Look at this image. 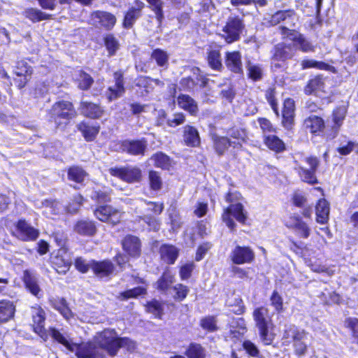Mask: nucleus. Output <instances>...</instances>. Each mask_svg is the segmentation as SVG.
<instances>
[{
    "instance_id": "f257e3e1",
    "label": "nucleus",
    "mask_w": 358,
    "mask_h": 358,
    "mask_svg": "<svg viewBox=\"0 0 358 358\" xmlns=\"http://www.w3.org/2000/svg\"><path fill=\"white\" fill-rule=\"evenodd\" d=\"M96 342L99 347L106 350L110 356L117 354L122 347L128 349L134 348V343L128 338H118L113 329H105L96 337Z\"/></svg>"
},
{
    "instance_id": "f03ea898",
    "label": "nucleus",
    "mask_w": 358,
    "mask_h": 358,
    "mask_svg": "<svg viewBox=\"0 0 358 358\" xmlns=\"http://www.w3.org/2000/svg\"><path fill=\"white\" fill-rule=\"evenodd\" d=\"M241 199V195L238 192H229L225 196L226 201L230 203L231 205L225 208L222 215V220L231 230L234 229L236 223L230 217V215H233L241 223H245L247 218L243 206L240 203Z\"/></svg>"
},
{
    "instance_id": "7ed1b4c3",
    "label": "nucleus",
    "mask_w": 358,
    "mask_h": 358,
    "mask_svg": "<svg viewBox=\"0 0 358 358\" xmlns=\"http://www.w3.org/2000/svg\"><path fill=\"white\" fill-rule=\"evenodd\" d=\"M49 334L57 342L64 345L68 350L76 351L78 358H99L98 348L94 343H87L78 345L69 341L63 334L55 328L49 329Z\"/></svg>"
},
{
    "instance_id": "20e7f679",
    "label": "nucleus",
    "mask_w": 358,
    "mask_h": 358,
    "mask_svg": "<svg viewBox=\"0 0 358 358\" xmlns=\"http://www.w3.org/2000/svg\"><path fill=\"white\" fill-rule=\"evenodd\" d=\"M253 317L259 329L261 340L265 345L271 344L274 336L268 332L271 320L268 315V309L264 307L256 308L253 312Z\"/></svg>"
},
{
    "instance_id": "39448f33",
    "label": "nucleus",
    "mask_w": 358,
    "mask_h": 358,
    "mask_svg": "<svg viewBox=\"0 0 358 358\" xmlns=\"http://www.w3.org/2000/svg\"><path fill=\"white\" fill-rule=\"evenodd\" d=\"M308 337V332L294 325L287 327L283 335V338H292L294 352L298 356H303L306 353Z\"/></svg>"
},
{
    "instance_id": "423d86ee",
    "label": "nucleus",
    "mask_w": 358,
    "mask_h": 358,
    "mask_svg": "<svg viewBox=\"0 0 358 358\" xmlns=\"http://www.w3.org/2000/svg\"><path fill=\"white\" fill-rule=\"evenodd\" d=\"M279 29L283 38L292 41V46L294 50H299L303 52L315 51V46L300 32L284 26H280Z\"/></svg>"
},
{
    "instance_id": "0eeeda50",
    "label": "nucleus",
    "mask_w": 358,
    "mask_h": 358,
    "mask_svg": "<svg viewBox=\"0 0 358 358\" xmlns=\"http://www.w3.org/2000/svg\"><path fill=\"white\" fill-rule=\"evenodd\" d=\"M50 115L57 124L66 123L75 115L73 104L67 101L56 102L50 110Z\"/></svg>"
},
{
    "instance_id": "6e6552de",
    "label": "nucleus",
    "mask_w": 358,
    "mask_h": 358,
    "mask_svg": "<svg viewBox=\"0 0 358 358\" xmlns=\"http://www.w3.org/2000/svg\"><path fill=\"white\" fill-rule=\"evenodd\" d=\"M243 29L244 24L241 19L238 17H229L220 35L227 43H231L240 38Z\"/></svg>"
},
{
    "instance_id": "1a4fd4ad",
    "label": "nucleus",
    "mask_w": 358,
    "mask_h": 358,
    "mask_svg": "<svg viewBox=\"0 0 358 358\" xmlns=\"http://www.w3.org/2000/svg\"><path fill=\"white\" fill-rule=\"evenodd\" d=\"M116 17L110 13L102 10H96L91 13L89 23L97 28H103L110 30L116 23Z\"/></svg>"
},
{
    "instance_id": "9d476101",
    "label": "nucleus",
    "mask_w": 358,
    "mask_h": 358,
    "mask_svg": "<svg viewBox=\"0 0 358 358\" xmlns=\"http://www.w3.org/2000/svg\"><path fill=\"white\" fill-rule=\"evenodd\" d=\"M306 162L309 165L310 169H306L300 165L296 168L302 181L309 184L317 183L315 172L319 166L320 162L315 157H309L305 159Z\"/></svg>"
},
{
    "instance_id": "9b49d317",
    "label": "nucleus",
    "mask_w": 358,
    "mask_h": 358,
    "mask_svg": "<svg viewBox=\"0 0 358 358\" xmlns=\"http://www.w3.org/2000/svg\"><path fill=\"white\" fill-rule=\"evenodd\" d=\"M109 173L127 182H138L141 177V171L138 168L131 166L113 167L109 169Z\"/></svg>"
},
{
    "instance_id": "f8f14e48",
    "label": "nucleus",
    "mask_w": 358,
    "mask_h": 358,
    "mask_svg": "<svg viewBox=\"0 0 358 358\" xmlns=\"http://www.w3.org/2000/svg\"><path fill=\"white\" fill-rule=\"evenodd\" d=\"M115 84L108 87L105 96L109 102L122 97L125 93L124 74L121 71L113 73Z\"/></svg>"
},
{
    "instance_id": "ddd939ff",
    "label": "nucleus",
    "mask_w": 358,
    "mask_h": 358,
    "mask_svg": "<svg viewBox=\"0 0 358 358\" xmlns=\"http://www.w3.org/2000/svg\"><path fill=\"white\" fill-rule=\"evenodd\" d=\"M94 216L101 222L116 224L120 222L122 215L111 206L104 205L97 207L94 210Z\"/></svg>"
},
{
    "instance_id": "4468645a",
    "label": "nucleus",
    "mask_w": 358,
    "mask_h": 358,
    "mask_svg": "<svg viewBox=\"0 0 358 358\" xmlns=\"http://www.w3.org/2000/svg\"><path fill=\"white\" fill-rule=\"evenodd\" d=\"M230 259L236 264H250L255 259V253L249 247L237 245L231 251Z\"/></svg>"
},
{
    "instance_id": "2eb2a0df",
    "label": "nucleus",
    "mask_w": 358,
    "mask_h": 358,
    "mask_svg": "<svg viewBox=\"0 0 358 358\" xmlns=\"http://www.w3.org/2000/svg\"><path fill=\"white\" fill-rule=\"evenodd\" d=\"M33 329L34 331L43 340L46 341L48 334L44 328L45 320V311L41 308H34L32 310Z\"/></svg>"
},
{
    "instance_id": "dca6fc26",
    "label": "nucleus",
    "mask_w": 358,
    "mask_h": 358,
    "mask_svg": "<svg viewBox=\"0 0 358 358\" xmlns=\"http://www.w3.org/2000/svg\"><path fill=\"white\" fill-rule=\"evenodd\" d=\"M145 6L143 1L136 0L124 15L123 27L126 29L131 28L135 22L141 16L142 10Z\"/></svg>"
},
{
    "instance_id": "f3484780",
    "label": "nucleus",
    "mask_w": 358,
    "mask_h": 358,
    "mask_svg": "<svg viewBox=\"0 0 358 358\" xmlns=\"http://www.w3.org/2000/svg\"><path fill=\"white\" fill-rule=\"evenodd\" d=\"M213 148L218 155H223L226 150L232 146L234 148H240L241 143L231 141L228 137L220 136L216 134H212Z\"/></svg>"
},
{
    "instance_id": "a211bd4d",
    "label": "nucleus",
    "mask_w": 358,
    "mask_h": 358,
    "mask_svg": "<svg viewBox=\"0 0 358 358\" xmlns=\"http://www.w3.org/2000/svg\"><path fill=\"white\" fill-rule=\"evenodd\" d=\"M18 237L22 241H33L38 238L39 232L24 220H20L17 224Z\"/></svg>"
},
{
    "instance_id": "6ab92c4d",
    "label": "nucleus",
    "mask_w": 358,
    "mask_h": 358,
    "mask_svg": "<svg viewBox=\"0 0 358 358\" xmlns=\"http://www.w3.org/2000/svg\"><path fill=\"white\" fill-rule=\"evenodd\" d=\"M241 55L238 51L227 52L225 54V65L231 71L239 73L243 72Z\"/></svg>"
},
{
    "instance_id": "aec40b11",
    "label": "nucleus",
    "mask_w": 358,
    "mask_h": 358,
    "mask_svg": "<svg viewBox=\"0 0 358 358\" xmlns=\"http://www.w3.org/2000/svg\"><path fill=\"white\" fill-rule=\"evenodd\" d=\"M124 250L132 257H138L141 251V243L140 239L135 236L127 235L122 241Z\"/></svg>"
},
{
    "instance_id": "412c9836",
    "label": "nucleus",
    "mask_w": 358,
    "mask_h": 358,
    "mask_svg": "<svg viewBox=\"0 0 358 358\" xmlns=\"http://www.w3.org/2000/svg\"><path fill=\"white\" fill-rule=\"evenodd\" d=\"M122 148L132 155H143L147 148V142L144 140L125 141L122 144Z\"/></svg>"
},
{
    "instance_id": "4be33fe9",
    "label": "nucleus",
    "mask_w": 358,
    "mask_h": 358,
    "mask_svg": "<svg viewBox=\"0 0 358 358\" xmlns=\"http://www.w3.org/2000/svg\"><path fill=\"white\" fill-rule=\"evenodd\" d=\"M23 281L26 288L34 296L40 297L41 289L36 275L28 270L24 271Z\"/></svg>"
},
{
    "instance_id": "5701e85b",
    "label": "nucleus",
    "mask_w": 358,
    "mask_h": 358,
    "mask_svg": "<svg viewBox=\"0 0 358 358\" xmlns=\"http://www.w3.org/2000/svg\"><path fill=\"white\" fill-rule=\"evenodd\" d=\"M294 55V50L291 44L278 43L275 46L272 60L279 62L291 59Z\"/></svg>"
},
{
    "instance_id": "b1692460",
    "label": "nucleus",
    "mask_w": 358,
    "mask_h": 358,
    "mask_svg": "<svg viewBox=\"0 0 358 358\" xmlns=\"http://www.w3.org/2000/svg\"><path fill=\"white\" fill-rule=\"evenodd\" d=\"M303 126L310 133L319 135L324 129V122L322 117L312 115L305 119Z\"/></svg>"
},
{
    "instance_id": "393cba45",
    "label": "nucleus",
    "mask_w": 358,
    "mask_h": 358,
    "mask_svg": "<svg viewBox=\"0 0 358 358\" xmlns=\"http://www.w3.org/2000/svg\"><path fill=\"white\" fill-rule=\"evenodd\" d=\"M92 268L94 274L101 278L110 275L113 273L115 267L110 261L104 260L93 262Z\"/></svg>"
},
{
    "instance_id": "a878e982",
    "label": "nucleus",
    "mask_w": 358,
    "mask_h": 358,
    "mask_svg": "<svg viewBox=\"0 0 358 358\" xmlns=\"http://www.w3.org/2000/svg\"><path fill=\"white\" fill-rule=\"evenodd\" d=\"M80 110L83 115L93 119L101 117L103 113L99 105L88 101H81Z\"/></svg>"
},
{
    "instance_id": "bb28decb",
    "label": "nucleus",
    "mask_w": 358,
    "mask_h": 358,
    "mask_svg": "<svg viewBox=\"0 0 358 358\" xmlns=\"http://www.w3.org/2000/svg\"><path fill=\"white\" fill-rule=\"evenodd\" d=\"M183 141L187 146H199L201 141L198 130L190 125L185 126L183 127Z\"/></svg>"
},
{
    "instance_id": "cd10ccee",
    "label": "nucleus",
    "mask_w": 358,
    "mask_h": 358,
    "mask_svg": "<svg viewBox=\"0 0 358 358\" xmlns=\"http://www.w3.org/2000/svg\"><path fill=\"white\" fill-rule=\"evenodd\" d=\"M161 259L166 263L173 264L178 257V249L172 245L163 244L159 248Z\"/></svg>"
},
{
    "instance_id": "c85d7f7f",
    "label": "nucleus",
    "mask_w": 358,
    "mask_h": 358,
    "mask_svg": "<svg viewBox=\"0 0 358 358\" xmlns=\"http://www.w3.org/2000/svg\"><path fill=\"white\" fill-rule=\"evenodd\" d=\"M295 106L294 101L292 99H287L284 101L282 109V117L284 127L289 128L291 127L294 115Z\"/></svg>"
},
{
    "instance_id": "c756f323",
    "label": "nucleus",
    "mask_w": 358,
    "mask_h": 358,
    "mask_svg": "<svg viewBox=\"0 0 358 358\" xmlns=\"http://www.w3.org/2000/svg\"><path fill=\"white\" fill-rule=\"evenodd\" d=\"M316 220L320 224H325L329 220V205L324 199L318 201L316 207Z\"/></svg>"
},
{
    "instance_id": "7c9ffc66",
    "label": "nucleus",
    "mask_w": 358,
    "mask_h": 358,
    "mask_svg": "<svg viewBox=\"0 0 358 358\" xmlns=\"http://www.w3.org/2000/svg\"><path fill=\"white\" fill-rule=\"evenodd\" d=\"M74 231L83 236H93L96 232V227L92 221L80 220L74 226Z\"/></svg>"
},
{
    "instance_id": "2f4dec72",
    "label": "nucleus",
    "mask_w": 358,
    "mask_h": 358,
    "mask_svg": "<svg viewBox=\"0 0 358 358\" xmlns=\"http://www.w3.org/2000/svg\"><path fill=\"white\" fill-rule=\"evenodd\" d=\"M50 303L52 307L58 310L65 319L69 320L73 317V313L64 298L52 299L50 300Z\"/></svg>"
},
{
    "instance_id": "473e14b6",
    "label": "nucleus",
    "mask_w": 358,
    "mask_h": 358,
    "mask_svg": "<svg viewBox=\"0 0 358 358\" xmlns=\"http://www.w3.org/2000/svg\"><path fill=\"white\" fill-rule=\"evenodd\" d=\"M178 104L181 108L188 111L192 115H195L198 112L196 103L189 95H180L178 98Z\"/></svg>"
},
{
    "instance_id": "72a5a7b5",
    "label": "nucleus",
    "mask_w": 358,
    "mask_h": 358,
    "mask_svg": "<svg viewBox=\"0 0 358 358\" xmlns=\"http://www.w3.org/2000/svg\"><path fill=\"white\" fill-rule=\"evenodd\" d=\"M15 308L13 302L10 301H0V322H6L11 319L15 313Z\"/></svg>"
},
{
    "instance_id": "f704fd0d",
    "label": "nucleus",
    "mask_w": 358,
    "mask_h": 358,
    "mask_svg": "<svg viewBox=\"0 0 358 358\" xmlns=\"http://www.w3.org/2000/svg\"><path fill=\"white\" fill-rule=\"evenodd\" d=\"M324 91V82L322 77L316 76L309 80L305 87L304 92L306 94H317Z\"/></svg>"
},
{
    "instance_id": "c9c22d12",
    "label": "nucleus",
    "mask_w": 358,
    "mask_h": 358,
    "mask_svg": "<svg viewBox=\"0 0 358 358\" xmlns=\"http://www.w3.org/2000/svg\"><path fill=\"white\" fill-rule=\"evenodd\" d=\"M264 142L270 150L276 152H280L285 150L284 142L275 135L264 136Z\"/></svg>"
},
{
    "instance_id": "e433bc0d",
    "label": "nucleus",
    "mask_w": 358,
    "mask_h": 358,
    "mask_svg": "<svg viewBox=\"0 0 358 358\" xmlns=\"http://www.w3.org/2000/svg\"><path fill=\"white\" fill-rule=\"evenodd\" d=\"M207 61L208 66L213 70L220 71L223 65L220 51L219 50H211L208 52Z\"/></svg>"
},
{
    "instance_id": "4c0bfd02",
    "label": "nucleus",
    "mask_w": 358,
    "mask_h": 358,
    "mask_svg": "<svg viewBox=\"0 0 358 358\" xmlns=\"http://www.w3.org/2000/svg\"><path fill=\"white\" fill-rule=\"evenodd\" d=\"M43 214L46 217L57 215L63 210L62 205L56 201L46 200L43 202Z\"/></svg>"
},
{
    "instance_id": "58836bf2",
    "label": "nucleus",
    "mask_w": 358,
    "mask_h": 358,
    "mask_svg": "<svg viewBox=\"0 0 358 358\" xmlns=\"http://www.w3.org/2000/svg\"><path fill=\"white\" fill-rule=\"evenodd\" d=\"M294 16L295 14L294 10H279L271 15V20H269V23L271 25L275 26L282 21H285L287 20H293Z\"/></svg>"
},
{
    "instance_id": "ea45409f",
    "label": "nucleus",
    "mask_w": 358,
    "mask_h": 358,
    "mask_svg": "<svg viewBox=\"0 0 358 358\" xmlns=\"http://www.w3.org/2000/svg\"><path fill=\"white\" fill-rule=\"evenodd\" d=\"M52 263L55 269L59 274H65L70 268L71 262L64 259L62 256L56 255L52 257Z\"/></svg>"
},
{
    "instance_id": "a19ab883",
    "label": "nucleus",
    "mask_w": 358,
    "mask_h": 358,
    "mask_svg": "<svg viewBox=\"0 0 358 358\" xmlns=\"http://www.w3.org/2000/svg\"><path fill=\"white\" fill-rule=\"evenodd\" d=\"M174 282V277L170 272H164L156 282V288L166 292Z\"/></svg>"
},
{
    "instance_id": "79ce46f5",
    "label": "nucleus",
    "mask_w": 358,
    "mask_h": 358,
    "mask_svg": "<svg viewBox=\"0 0 358 358\" xmlns=\"http://www.w3.org/2000/svg\"><path fill=\"white\" fill-rule=\"evenodd\" d=\"M78 129L82 132L86 141H92L98 134L99 127L95 126H90L85 123H81L78 125Z\"/></svg>"
},
{
    "instance_id": "37998d69",
    "label": "nucleus",
    "mask_w": 358,
    "mask_h": 358,
    "mask_svg": "<svg viewBox=\"0 0 358 358\" xmlns=\"http://www.w3.org/2000/svg\"><path fill=\"white\" fill-rule=\"evenodd\" d=\"M151 58L161 67H166L169 64V55L162 49L154 50L151 54Z\"/></svg>"
},
{
    "instance_id": "c03bdc74",
    "label": "nucleus",
    "mask_w": 358,
    "mask_h": 358,
    "mask_svg": "<svg viewBox=\"0 0 358 358\" xmlns=\"http://www.w3.org/2000/svg\"><path fill=\"white\" fill-rule=\"evenodd\" d=\"M26 17L32 22H39L41 20H48L52 17V15L46 14L36 8H29L24 11Z\"/></svg>"
},
{
    "instance_id": "a18cd8bd",
    "label": "nucleus",
    "mask_w": 358,
    "mask_h": 358,
    "mask_svg": "<svg viewBox=\"0 0 358 358\" xmlns=\"http://www.w3.org/2000/svg\"><path fill=\"white\" fill-rule=\"evenodd\" d=\"M151 160L154 162V164L163 169H169L171 166V159L169 156L162 153L157 152L152 156Z\"/></svg>"
},
{
    "instance_id": "49530a36",
    "label": "nucleus",
    "mask_w": 358,
    "mask_h": 358,
    "mask_svg": "<svg viewBox=\"0 0 358 358\" xmlns=\"http://www.w3.org/2000/svg\"><path fill=\"white\" fill-rule=\"evenodd\" d=\"M291 227L297 231L301 237L307 238L310 235V228L303 221L301 220V219L299 217H295L294 219V222Z\"/></svg>"
},
{
    "instance_id": "de8ad7c7",
    "label": "nucleus",
    "mask_w": 358,
    "mask_h": 358,
    "mask_svg": "<svg viewBox=\"0 0 358 358\" xmlns=\"http://www.w3.org/2000/svg\"><path fill=\"white\" fill-rule=\"evenodd\" d=\"M207 83V79L206 78H201L199 79L197 78V81L196 82L193 78L190 77L183 78L181 79L180 84V85L187 90H193L194 87L196 85H199L200 87H203L206 86Z\"/></svg>"
},
{
    "instance_id": "09e8293b",
    "label": "nucleus",
    "mask_w": 358,
    "mask_h": 358,
    "mask_svg": "<svg viewBox=\"0 0 358 358\" xmlns=\"http://www.w3.org/2000/svg\"><path fill=\"white\" fill-rule=\"evenodd\" d=\"M87 176L86 172L80 167H71L68 171V177L69 180L80 183L83 182Z\"/></svg>"
},
{
    "instance_id": "8fccbe9b",
    "label": "nucleus",
    "mask_w": 358,
    "mask_h": 358,
    "mask_svg": "<svg viewBox=\"0 0 358 358\" xmlns=\"http://www.w3.org/2000/svg\"><path fill=\"white\" fill-rule=\"evenodd\" d=\"M146 293V289L143 287H137L125 292H121L118 296L120 300H127L131 298H136L138 296L144 295Z\"/></svg>"
},
{
    "instance_id": "3c124183",
    "label": "nucleus",
    "mask_w": 358,
    "mask_h": 358,
    "mask_svg": "<svg viewBox=\"0 0 358 358\" xmlns=\"http://www.w3.org/2000/svg\"><path fill=\"white\" fill-rule=\"evenodd\" d=\"M188 358H205V350L202 346L197 343H191L186 351Z\"/></svg>"
},
{
    "instance_id": "603ef678",
    "label": "nucleus",
    "mask_w": 358,
    "mask_h": 358,
    "mask_svg": "<svg viewBox=\"0 0 358 358\" xmlns=\"http://www.w3.org/2000/svg\"><path fill=\"white\" fill-rule=\"evenodd\" d=\"M104 43L110 56L114 55L120 47L117 39L113 34L104 37Z\"/></svg>"
},
{
    "instance_id": "864d4df0",
    "label": "nucleus",
    "mask_w": 358,
    "mask_h": 358,
    "mask_svg": "<svg viewBox=\"0 0 358 358\" xmlns=\"http://www.w3.org/2000/svg\"><path fill=\"white\" fill-rule=\"evenodd\" d=\"M247 70L248 71L249 78L253 80H259L262 79L263 70L261 66L249 62L247 64Z\"/></svg>"
},
{
    "instance_id": "5fc2aeb1",
    "label": "nucleus",
    "mask_w": 358,
    "mask_h": 358,
    "mask_svg": "<svg viewBox=\"0 0 358 358\" xmlns=\"http://www.w3.org/2000/svg\"><path fill=\"white\" fill-rule=\"evenodd\" d=\"M94 82L93 78L88 73L80 71L78 78V87L83 90H87Z\"/></svg>"
},
{
    "instance_id": "6e6d98bb",
    "label": "nucleus",
    "mask_w": 358,
    "mask_h": 358,
    "mask_svg": "<svg viewBox=\"0 0 358 358\" xmlns=\"http://www.w3.org/2000/svg\"><path fill=\"white\" fill-rule=\"evenodd\" d=\"M147 310L153 314L155 317L161 318L164 313L163 306L161 302L152 300L148 303Z\"/></svg>"
},
{
    "instance_id": "4d7b16f0",
    "label": "nucleus",
    "mask_w": 358,
    "mask_h": 358,
    "mask_svg": "<svg viewBox=\"0 0 358 358\" xmlns=\"http://www.w3.org/2000/svg\"><path fill=\"white\" fill-rule=\"evenodd\" d=\"M150 5L152 10L156 15V18L159 23L162 22L164 17L163 14V5L164 2L162 0H146Z\"/></svg>"
},
{
    "instance_id": "13d9d810",
    "label": "nucleus",
    "mask_w": 358,
    "mask_h": 358,
    "mask_svg": "<svg viewBox=\"0 0 358 358\" xmlns=\"http://www.w3.org/2000/svg\"><path fill=\"white\" fill-rule=\"evenodd\" d=\"M15 73L17 77L29 76L31 74V69L27 62L23 60L18 61L15 66Z\"/></svg>"
},
{
    "instance_id": "bf43d9fd",
    "label": "nucleus",
    "mask_w": 358,
    "mask_h": 358,
    "mask_svg": "<svg viewBox=\"0 0 358 358\" xmlns=\"http://www.w3.org/2000/svg\"><path fill=\"white\" fill-rule=\"evenodd\" d=\"M344 325L351 331L353 338L358 343V318L347 317L344 321Z\"/></svg>"
},
{
    "instance_id": "052dcab7",
    "label": "nucleus",
    "mask_w": 358,
    "mask_h": 358,
    "mask_svg": "<svg viewBox=\"0 0 358 358\" xmlns=\"http://www.w3.org/2000/svg\"><path fill=\"white\" fill-rule=\"evenodd\" d=\"M173 290L175 292L173 295V299L179 301L185 299L189 291V288L182 284H177L173 287Z\"/></svg>"
},
{
    "instance_id": "680f3d73",
    "label": "nucleus",
    "mask_w": 358,
    "mask_h": 358,
    "mask_svg": "<svg viewBox=\"0 0 358 358\" xmlns=\"http://www.w3.org/2000/svg\"><path fill=\"white\" fill-rule=\"evenodd\" d=\"M139 220H143L145 223H146L150 230L157 231L160 229L161 224L158 218L147 215L140 216Z\"/></svg>"
},
{
    "instance_id": "e2e57ef3",
    "label": "nucleus",
    "mask_w": 358,
    "mask_h": 358,
    "mask_svg": "<svg viewBox=\"0 0 358 358\" xmlns=\"http://www.w3.org/2000/svg\"><path fill=\"white\" fill-rule=\"evenodd\" d=\"M271 306L277 313L283 311V299L277 291H273L270 297Z\"/></svg>"
},
{
    "instance_id": "0e129e2a",
    "label": "nucleus",
    "mask_w": 358,
    "mask_h": 358,
    "mask_svg": "<svg viewBox=\"0 0 358 358\" xmlns=\"http://www.w3.org/2000/svg\"><path fill=\"white\" fill-rule=\"evenodd\" d=\"M227 134L232 138L236 139V142H244L246 138L245 131L240 128H232L227 131ZM242 144H241V147Z\"/></svg>"
},
{
    "instance_id": "69168bd1",
    "label": "nucleus",
    "mask_w": 358,
    "mask_h": 358,
    "mask_svg": "<svg viewBox=\"0 0 358 358\" xmlns=\"http://www.w3.org/2000/svg\"><path fill=\"white\" fill-rule=\"evenodd\" d=\"M92 199L98 203H105L110 201V193L105 190H95L92 192Z\"/></svg>"
},
{
    "instance_id": "338daca9",
    "label": "nucleus",
    "mask_w": 358,
    "mask_h": 358,
    "mask_svg": "<svg viewBox=\"0 0 358 358\" xmlns=\"http://www.w3.org/2000/svg\"><path fill=\"white\" fill-rule=\"evenodd\" d=\"M185 121V115L182 113H176L167 119L166 123L169 127H175L176 126L183 124Z\"/></svg>"
},
{
    "instance_id": "774afa93",
    "label": "nucleus",
    "mask_w": 358,
    "mask_h": 358,
    "mask_svg": "<svg viewBox=\"0 0 358 358\" xmlns=\"http://www.w3.org/2000/svg\"><path fill=\"white\" fill-rule=\"evenodd\" d=\"M201 326L203 329L209 331L217 330L216 320L214 317L209 316L201 320Z\"/></svg>"
}]
</instances>
